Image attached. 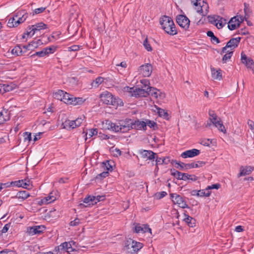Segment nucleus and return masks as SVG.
Wrapping results in <instances>:
<instances>
[{
	"instance_id": "nucleus-35",
	"label": "nucleus",
	"mask_w": 254,
	"mask_h": 254,
	"mask_svg": "<svg viewBox=\"0 0 254 254\" xmlns=\"http://www.w3.org/2000/svg\"><path fill=\"white\" fill-rule=\"evenodd\" d=\"M207 36L211 38V41L212 43L215 42L217 44H218L220 42L219 39L214 35L213 32L211 31H208L206 32Z\"/></svg>"
},
{
	"instance_id": "nucleus-47",
	"label": "nucleus",
	"mask_w": 254,
	"mask_h": 254,
	"mask_svg": "<svg viewBox=\"0 0 254 254\" xmlns=\"http://www.w3.org/2000/svg\"><path fill=\"white\" fill-rule=\"evenodd\" d=\"M94 205L96 204L97 202L103 201L105 199V195H97V196H93L92 197Z\"/></svg>"
},
{
	"instance_id": "nucleus-40",
	"label": "nucleus",
	"mask_w": 254,
	"mask_h": 254,
	"mask_svg": "<svg viewBox=\"0 0 254 254\" xmlns=\"http://www.w3.org/2000/svg\"><path fill=\"white\" fill-rule=\"evenodd\" d=\"M101 167L106 169L107 171H112L113 170V165L110 163L109 161H106L101 164Z\"/></svg>"
},
{
	"instance_id": "nucleus-45",
	"label": "nucleus",
	"mask_w": 254,
	"mask_h": 254,
	"mask_svg": "<svg viewBox=\"0 0 254 254\" xmlns=\"http://www.w3.org/2000/svg\"><path fill=\"white\" fill-rule=\"evenodd\" d=\"M64 91L62 90H59L54 94V98L57 100L62 101L63 95H64Z\"/></svg>"
},
{
	"instance_id": "nucleus-37",
	"label": "nucleus",
	"mask_w": 254,
	"mask_h": 254,
	"mask_svg": "<svg viewBox=\"0 0 254 254\" xmlns=\"http://www.w3.org/2000/svg\"><path fill=\"white\" fill-rule=\"evenodd\" d=\"M13 89V86L11 85L7 84H3L0 88V92H7L12 91Z\"/></svg>"
},
{
	"instance_id": "nucleus-55",
	"label": "nucleus",
	"mask_w": 254,
	"mask_h": 254,
	"mask_svg": "<svg viewBox=\"0 0 254 254\" xmlns=\"http://www.w3.org/2000/svg\"><path fill=\"white\" fill-rule=\"evenodd\" d=\"M118 124H120V127H121V132H127L130 129H132V128H130L129 126L123 125V124H120L118 123Z\"/></svg>"
},
{
	"instance_id": "nucleus-59",
	"label": "nucleus",
	"mask_w": 254,
	"mask_h": 254,
	"mask_svg": "<svg viewBox=\"0 0 254 254\" xmlns=\"http://www.w3.org/2000/svg\"><path fill=\"white\" fill-rule=\"evenodd\" d=\"M220 187H221V185L220 184H213L211 186H207V187L206 188V190H212V189L218 190L220 188Z\"/></svg>"
},
{
	"instance_id": "nucleus-4",
	"label": "nucleus",
	"mask_w": 254,
	"mask_h": 254,
	"mask_svg": "<svg viewBox=\"0 0 254 254\" xmlns=\"http://www.w3.org/2000/svg\"><path fill=\"white\" fill-rule=\"evenodd\" d=\"M171 163L173 165H177V166L175 165V167L181 170H187L191 168L201 167L206 164V162L204 161H197V163L192 162L186 164L181 162H178L176 160H173Z\"/></svg>"
},
{
	"instance_id": "nucleus-12",
	"label": "nucleus",
	"mask_w": 254,
	"mask_h": 254,
	"mask_svg": "<svg viewBox=\"0 0 254 254\" xmlns=\"http://www.w3.org/2000/svg\"><path fill=\"white\" fill-rule=\"evenodd\" d=\"M210 20L211 22L215 24L218 29L223 28L227 23L226 19L220 16H217L216 18H215V16L211 17Z\"/></svg>"
},
{
	"instance_id": "nucleus-25",
	"label": "nucleus",
	"mask_w": 254,
	"mask_h": 254,
	"mask_svg": "<svg viewBox=\"0 0 254 254\" xmlns=\"http://www.w3.org/2000/svg\"><path fill=\"white\" fill-rule=\"evenodd\" d=\"M211 70L212 78L219 80L222 78V70L220 69L216 70L214 67H211Z\"/></svg>"
},
{
	"instance_id": "nucleus-15",
	"label": "nucleus",
	"mask_w": 254,
	"mask_h": 254,
	"mask_svg": "<svg viewBox=\"0 0 254 254\" xmlns=\"http://www.w3.org/2000/svg\"><path fill=\"white\" fill-rule=\"evenodd\" d=\"M241 61L243 64H245L248 68H250L252 70L254 69V62L253 60L251 58H248L243 52L241 53Z\"/></svg>"
},
{
	"instance_id": "nucleus-22",
	"label": "nucleus",
	"mask_w": 254,
	"mask_h": 254,
	"mask_svg": "<svg viewBox=\"0 0 254 254\" xmlns=\"http://www.w3.org/2000/svg\"><path fill=\"white\" fill-rule=\"evenodd\" d=\"M10 119V113L8 110L3 109L0 112V125L4 124Z\"/></svg>"
},
{
	"instance_id": "nucleus-60",
	"label": "nucleus",
	"mask_w": 254,
	"mask_h": 254,
	"mask_svg": "<svg viewBox=\"0 0 254 254\" xmlns=\"http://www.w3.org/2000/svg\"><path fill=\"white\" fill-rule=\"evenodd\" d=\"M81 46L76 45H73L71 46L68 47V51H77L79 50Z\"/></svg>"
},
{
	"instance_id": "nucleus-44",
	"label": "nucleus",
	"mask_w": 254,
	"mask_h": 254,
	"mask_svg": "<svg viewBox=\"0 0 254 254\" xmlns=\"http://www.w3.org/2000/svg\"><path fill=\"white\" fill-rule=\"evenodd\" d=\"M147 90H148L149 95H151V96H152L155 98H157L158 90L156 88L149 86L147 87Z\"/></svg>"
},
{
	"instance_id": "nucleus-17",
	"label": "nucleus",
	"mask_w": 254,
	"mask_h": 254,
	"mask_svg": "<svg viewBox=\"0 0 254 254\" xmlns=\"http://www.w3.org/2000/svg\"><path fill=\"white\" fill-rule=\"evenodd\" d=\"M200 153V152L199 150L197 149H192L183 152L181 154V157L184 158H192L198 155Z\"/></svg>"
},
{
	"instance_id": "nucleus-41",
	"label": "nucleus",
	"mask_w": 254,
	"mask_h": 254,
	"mask_svg": "<svg viewBox=\"0 0 254 254\" xmlns=\"http://www.w3.org/2000/svg\"><path fill=\"white\" fill-rule=\"evenodd\" d=\"M98 133V129L97 128H91L88 130V131L86 133V138L85 140L87 138V136H88L89 138L91 137L92 136L97 135Z\"/></svg>"
},
{
	"instance_id": "nucleus-32",
	"label": "nucleus",
	"mask_w": 254,
	"mask_h": 254,
	"mask_svg": "<svg viewBox=\"0 0 254 254\" xmlns=\"http://www.w3.org/2000/svg\"><path fill=\"white\" fill-rule=\"evenodd\" d=\"M145 122V124L146 125V127H147V126H148L150 128H153L154 130L158 129V125L156 122L153 121H151L148 119H146Z\"/></svg>"
},
{
	"instance_id": "nucleus-28",
	"label": "nucleus",
	"mask_w": 254,
	"mask_h": 254,
	"mask_svg": "<svg viewBox=\"0 0 254 254\" xmlns=\"http://www.w3.org/2000/svg\"><path fill=\"white\" fill-rule=\"evenodd\" d=\"M85 100H86L85 99H83L82 97H75L72 95V98L70 101L71 103L69 104L73 105L74 106L81 105L85 101Z\"/></svg>"
},
{
	"instance_id": "nucleus-23",
	"label": "nucleus",
	"mask_w": 254,
	"mask_h": 254,
	"mask_svg": "<svg viewBox=\"0 0 254 254\" xmlns=\"http://www.w3.org/2000/svg\"><path fill=\"white\" fill-rule=\"evenodd\" d=\"M71 243H74V242L73 241H70L69 243L65 242L59 246L58 249H61V252H72L73 249L71 247Z\"/></svg>"
},
{
	"instance_id": "nucleus-50",
	"label": "nucleus",
	"mask_w": 254,
	"mask_h": 254,
	"mask_svg": "<svg viewBox=\"0 0 254 254\" xmlns=\"http://www.w3.org/2000/svg\"><path fill=\"white\" fill-rule=\"evenodd\" d=\"M199 196L202 197V196H209L211 192L209 191V190H199Z\"/></svg>"
},
{
	"instance_id": "nucleus-36",
	"label": "nucleus",
	"mask_w": 254,
	"mask_h": 254,
	"mask_svg": "<svg viewBox=\"0 0 254 254\" xmlns=\"http://www.w3.org/2000/svg\"><path fill=\"white\" fill-rule=\"evenodd\" d=\"M109 128L112 129V130L115 132H121V127H120V124L110 122L109 124Z\"/></svg>"
},
{
	"instance_id": "nucleus-29",
	"label": "nucleus",
	"mask_w": 254,
	"mask_h": 254,
	"mask_svg": "<svg viewBox=\"0 0 254 254\" xmlns=\"http://www.w3.org/2000/svg\"><path fill=\"white\" fill-rule=\"evenodd\" d=\"M11 53L16 56H21L23 55V51L22 46L17 45L11 50Z\"/></svg>"
},
{
	"instance_id": "nucleus-8",
	"label": "nucleus",
	"mask_w": 254,
	"mask_h": 254,
	"mask_svg": "<svg viewBox=\"0 0 254 254\" xmlns=\"http://www.w3.org/2000/svg\"><path fill=\"white\" fill-rule=\"evenodd\" d=\"M176 22L180 27L187 30L189 27L190 21L186 15L180 14L177 16Z\"/></svg>"
},
{
	"instance_id": "nucleus-31",
	"label": "nucleus",
	"mask_w": 254,
	"mask_h": 254,
	"mask_svg": "<svg viewBox=\"0 0 254 254\" xmlns=\"http://www.w3.org/2000/svg\"><path fill=\"white\" fill-rule=\"evenodd\" d=\"M155 161L156 166H157L159 164H168L170 161V157L168 156L164 158H161L157 156Z\"/></svg>"
},
{
	"instance_id": "nucleus-53",
	"label": "nucleus",
	"mask_w": 254,
	"mask_h": 254,
	"mask_svg": "<svg viewBox=\"0 0 254 254\" xmlns=\"http://www.w3.org/2000/svg\"><path fill=\"white\" fill-rule=\"evenodd\" d=\"M132 120L131 119H126L125 120L120 121L119 123L123 124V125L129 126L131 128V125H132Z\"/></svg>"
},
{
	"instance_id": "nucleus-1",
	"label": "nucleus",
	"mask_w": 254,
	"mask_h": 254,
	"mask_svg": "<svg viewBox=\"0 0 254 254\" xmlns=\"http://www.w3.org/2000/svg\"><path fill=\"white\" fill-rule=\"evenodd\" d=\"M99 97L101 101L104 104L112 105L115 108H117L118 106H124V103L121 99L114 96L111 92L108 91L103 92L100 94Z\"/></svg>"
},
{
	"instance_id": "nucleus-9",
	"label": "nucleus",
	"mask_w": 254,
	"mask_h": 254,
	"mask_svg": "<svg viewBox=\"0 0 254 254\" xmlns=\"http://www.w3.org/2000/svg\"><path fill=\"white\" fill-rule=\"evenodd\" d=\"M12 186L17 187H22L23 188L29 190L32 188V185L31 181L28 180H19L18 181H12Z\"/></svg>"
},
{
	"instance_id": "nucleus-58",
	"label": "nucleus",
	"mask_w": 254,
	"mask_h": 254,
	"mask_svg": "<svg viewBox=\"0 0 254 254\" xmlns=\"http://www.w3.org/2000/svg\"><path fill=\"white\" fill-rule=\"evenodd\" d=\"M24 141H30L32 139L31 134L28 132H25L23 133Z\"/></svg>"
},
{
	"instance_id": "nucleus-20",
	"label": "nucleus",
	"mask_w": 254,
	"mask_h": 254,
	"mask_svg": "<svg viewBox=\"0 0 254 254\" xmlns=\"http://www.w3.org/2000/svg\"><path fill=\"white\" fill-rule=\"evenodd\" d=\"M241 37H237L231 38L226 44V47H228L231 50H234L237 48L239 44Z\"/></svg>"
},
{
	"instance_id": "nucleus-11",
	"label": "nucleus",
	"mask_w": 254,
	"mask_h": 254,
	"mask_svg": "<svg viewBox=\"0 0 254 254\" xmlns=\"http://www.w3.org/2000/svg\"><path fill=\"white\" fill-rule=\"evenodd\" d=\"M138 70L144 77H149L152 72V66L150 64H145L140 66Z\"/></svg>"
},
{
	"instance_id": "nucleus-52",
	"label": "nucleus",
	"mask_w": 254,
	"mask_h": 254,
	"mask_svg": "<svg viewBox=\"0 0 254 254\" xmlns=\"http://www.w3.org/2000/svg\"><path fill=\"white\" fill-rule=\"evenodd\" d=\"M109 175V172L108 171H104L96 177V179L97 180H102L103 179L106 178Z\"/></svg>"
},
{
	"instance_id": "nucleus-27",
	"label": "nucleus",
	"mask_w": 254,
	"mask_h": 254,
	"mask_svg": "<svg viewBox=\"0 0 254 254\" xmlns=\"http://www.w3.org/2000/svg\"><path fill=\"white\" fill-rule=\"evenodd\" d=\"M254 168L251 166H247L245 168H243V167H241L238 177L249 175L254 170Z\"/></svg>"
},
{
	"instance_id": "nucleus-49",
	"label": "nucleus",
	"mask_w": 254,
	"mask_h": 254,
	"mask_svg": "<svg viewBox=\"0 0 254 254\" xmlns=\"http://www.w3.org/2000/svg\"><path fill=\"white\" fill-rule=\"evenodd\" d=\"M84 118H85V117L84 116H82V117L77 118L75 120H73V122H74V124H75L74 127H79L81 125V124L82 123L83 121Z\"/></svg>"
},
{
	"instance_id": "nucleus-26",
	"label": "nucleus",
	"mask_w": 254,
	"mask_h": 254,
	"mask_svg": "<svg viewBox=\"0 0 254 254\" xmlns=\"http://www.w3.org/2000/svg\"><path fill=\"white\" fill-rule=\"evenodd\" d=\"M30 196V194L26 190L19 191L14 196H12V198L21 199L22 200L26 199Z\"/></svg>"
},
{
	"instance_id": "nucleus-42",
	"label": "nucleus",
	"mask_w": 254,
	"mask_h": 254,
	"mask_svg": "<svg viewBox=\"0 0 254 254\" xmlns=\"http://www.w3.org/2000/svg\"><path fill=\"white\" fill-rule=\"evenodd\" d=\"M57 48V46H51L49 47L44 48L47 56H48L50 54L54 53Z\"/></svg>"
},
{
	"instance_id": "nucleus-16",
	"label": "nucleus",
	"mask_w": 254,
	"mask_h": 254,
	"mask_svg": "<svg viewBox=\"0 0 254 254\" xmlns=\"http://www.w3.org/2000/svg\"><path fill=\"white\" fill-rule=\"evenodd\" d=\"M240 21L238 20V15L231 18L228 23V28L230 30H234L240 27Z\"/></svg>"
},
{
	"instance_id": "nucleus-61",
	"label": "nucleus",
	"mask_w": 254,
	"mask_h": 254,
	"mask_svg": "<svg viewBox=\"0 0 254 254\" xmlns=\"http://www.w3.org/2000/svg\"><path fill=\"white\" fill-rule=\"evenodd\" d=\"M45 9H46V7H43L36 8L34 10V11L33 12L32 15H34L35 14H38L41 13L43 12V11H44Z\"/></svg>"
},
{
	"instance_id": "nucleus-21",
	"label": "nucleus",
	"mask_w": 254,
	"mask_h": 254,
	"mask_svg": "<svg viewBox=\"0 0 254 254\" xmlns=\"http://www.w3.org/2000/svg\"><path fill=\"white\" fill-rule=\"evenodd\" d=\"M93 195H89L88 196L85 197L83 200V203L87 204L85 205L84 203H80L78 204L79 208L83 209L87 206L91 207L94 205L93 200Z\"/></svg>"
},
{
	"instance_id": "nucleus-33",
	"label": "nucleus",
	"mask_w": 254,
	"mask_h": 254,
	"mask_svg": "<svg viewBox=\"0 0 254 254\" xmlns=\"http://www.w3.org/2000/svg\"><path fill=\"white\" fill-rule=\"evenodd\" d=\"M72 98V95L64 92V95H63L62 101L66 104H69L70 103L71 99Z\"/></svg>"
},
{
	"instance_id": "nucleus-51",
	"label": "nucleus",
	"mask_w": 254,
	"mask_h": 254,
	"mask_svg": "<svg viewBox=\"0 0 254 254\" xmlns=\"http://www.w3.org/2000/svg\"><path fill=\"white\" fill-rule=\"evenodd\" d=\"M150 151L151 150L141 149L139 151V153L140 154H141L142 158H147V159H148L149 155V154H150Z\"/></svg>"
},
{
	"instance_id": "nucleus-3",
	"label": "nucleus",
	"mask_w": 254,
	"mask_h": 254,
	"mask_svg": "<svg viewBox=\"0 0 254 254\" xmlns=\"http://www.w3.org/2000/svg\"><path fill=\"white\" fill-rule=\"evenodd\" d=\"M208 115L209 116V120L212 123L213 125L217 127L220 131L225 133L226 132L225 127L221 119L218 117L214 111L209 110Z\"/></svg>"
},
{
	"instance_id": "nucleus-62",
	"label": "nucleus",
	"mask_w": 254,
	"mask_h": 254,
	"mask_svg": "<svg viewBox=\"0 0 254 254\" xmlns=\"http://www.w3.org/2000/svg\"><path fill=\"white\" fill-rule=\"evenodd\" d=\"M80 223V219L76 218L73 221L70 222L69 225L71 226H76L79 225Z\"/></svg>"
},
{
	"instance_id": "nucleus-5",
	"label": "nucleus",
	"mask_w": 254,
	"mask_h": 254,
	"mask_svg": "<svg viewBox=\"0 0 254 254\" xmlns=\"http://www.w3.org/2000/svg\"><path fill=\"white\" fill-rule=\"evenodd\" d=\"M125 89H127V91L131 93V96L135 97L136 98L139 97H146L149 95V93L147 88L146 89H143L142 88H130L128 86H126Z\"/></svg>"
},
{
	"instance_id": "nucleus-38",
	"label": "nucleus",
	"mask_w": 254,
	"mask_h": 254,
	"mask_svg": "<svg viewBox=\"0 0 254 254\" xmlns=\"http://www.w3.org/2000/svg\"><path fill=\"white\" fill-rule=\"evenodd\" d=\"M16 18L15 17V15L12 17H10L8 21L7 22V26L12 28V27H17V23H16Z\"/></svg>"
},
{
	"instance_id": "nucleus-2",
	"label": "nucleus",
	"mask_w": 254,
	"mask_h": 254,
	"mask_svg": "<svg viewBox=\"0 0 254 254\" xmlns=\"http://www.w3.org/2000/svg\"><path fill=\"white\" fill-rule=\"evenodd\" d=\"M160 24L162 28L168 34L175 35L177 30L173 19L169 16L164 15L160 18Z\"/></svg>"
},
{
	"instance_id": "nucleus-34",
	"label": "nucleus",
	"mask_w": 254,
	"mask_h": 254,
	"mask_svg": "<svg viewBox=\"0 0 254 254\" xmlns=\"http://www.w3.org/2000/svg\"><path fill=\"white\" fill-rule=\"evenodd\" d=\"M157 109L158 110L157 113L159 117H162L167 120L169 119V114L166 111L159 107L157 108Z\"/></svg>"
},
{
	"instance_id": "nucleus-64",
	"label": "nucleus",
	"mask_w": 254,
	"mask_h": 254,
	"mask_svg": "<svg viewBox=\"0 0 254 254\" xmlns=\"http://www.w3.org/2000/svg\"><path fill=\"white\" fill-rule=\"evenodd\" d=\"M157 156H158L157 154L151 150L150 154L149 155L148 159L150 160H154V159H156Z\"/></svg>"
},
{
	"instance_id": "nucleus-48",
	"label": "nucleus",
	"mask_w": 254,
	"mask_h": 254,
	"mask_svg": "<svg viewBox=\"0 0 254 254\" xmlns=\"http://www.w3.org/2000/svg\"><path fill=\"white\" fill-rule=\"evenodd\" d=\"M233 52L231 51L228 52L227 54H225L222 59L223 63H226L227 61L231 59V57L233 55Z\"/></svg>"
},
{
	"instance_id": "nucleus-39",
	"label": "nucleus",
	"mask_w": 254,
	"mask_h": 254,
	"mask_svg": "<svg viewBox=\"0 0 254 254\" xmlns=\"http://www.w3.org/2000/svg\"><path fill=\"white\" fill-rule=\"evenodd\" d=\"M170 171L171 175L175 177L178 180H181L182 174H183V173L180 172L175 169H171Z\"/></svg>"
},
{
	"instance_id": "nucleus-13",
	"label": "nucleus",
	"mask_w": 254,
	"mask_h": 254,
	"mask_svg": "<svg viewBox=\"0 0 254 254\" xmlns=\"http://www.w3.org/2000/svg\"><path fill=\"white\" fill-rule=\"evenodd\" d=\"M131 128H132V129L143 130L144 131L147 129L145 122L140 121L139 119L132 120Z\"/></svg>"
},
{
	"instance_id": "nucleus-30",
	"label": "nucleus",
	"mask_w": 254,
	"mask_h": 254,
	"mask_svg": "<svg viewBox=\"0 0 254 254\" xmlns=\"http://www.w3.org/2000/svg\"><path fill=\"white\" fill-rule=\"evenodd\" d=\"M104 80V78L101 76L97 77L95 80H93L91 82V88H96L101 84Z\"/></svg>"
},
{
	"instance_id": "nucleus-6",
	"label": "nucleus",
	"mask_w": 254,
	"mask_h": 254,
	"mask_svg": "<svg viewBox=\"0 0 254 254\" xmlns=\"http://www.w3.org/2000/svg\"><path fill=\"white\" fill-rule=\"evenodd\" d=\"M47 28V25L43 22H39L35 25H31V27H29V30H30V32H28L27 33V36L32 37L41 30L45 29Z\"/></svg>"
},
{
	"instance_id": "nucleus-56",
	"label": "nucleus",
	"mask_w": 254,
	"mask_h": 254,
	"mask_svg": "<svg viewBox=\"0 0 254 254\" xmlns=\"http://www.w3.org/2000/svg\"><path fill=\"white\" fill-rule=\"evenodd\" d=\"M143 46L148 51H151L152 50V47L148 41L147 38H146L144 41Z\"/></svg>"
},
{
	"instance_id": "nucleus-24",
	"label": "nucleus",
	"mask_w": 254,
	"mask_h": 254,
	"mask_svg": "<svg viewBox=\"0 0 254 254\" xmlns=\"http://www.w3.org/2000/svg\"><path fill=\"white\" fill-rule=\"evenodd\" d=\"M186 211L184 213L185 217L184 219V221L188 224L190 227H194L195 226V220L192 217L190 216L189 215L186 213Z\"/></svg>"
},
{
	"instance_id": "nucleus-57",
	"label": "nucleus",
	"mask_w": 254,
	"mask_h": 254,
	"mask_svg": "<svg viewBox=\"0 0 254 254\" xmlns=\"http://www.w3.org/2000/svg\"><path fill=\"white\" fill-rule=\"evenodd\" d=\"M61 35V33L60 32H53L50 37H49L48 39L50 41H52L51 38H53L55 40H57L60 37V35Z\"/></svg>"
},
{
	"instance_id": "nucleus-10",
	"label": "nucleus",
	"mask_w": 254,
	"mask_h": 254,
	"mask_svg": "<svg viewBox=\"0 0 254 254\" xmlns=\"http://www.w3.org/2000/svg\"><path fill=\"white\" fill-rule=\"evenodd\" d=\"M130 243H131V248L133 249V252H131V253L137 252L138 251H139L143 246V245L142 243L140 242H137L136 241H135L134 240H132V239H130L129 240L127 241V243L125 244V247L127 249H129V245H130Z\"/></svg>"
},
{
	"instance_id": "nucleus-54",
	"label": "nucleus",
	"mask_w": 254,
	"mask_h": 254,
	"mask_svg": "<svg viewBox=\"0 0 254 254\" xmlns=\"http://www.w3.org/2000/svg\"><path fill=\"white\" fill-rule=\"evenodd\" d=\"M167 194V193L166 191L158 192L155 194V197L156 199H160L165 196Z\"/></svg>"
},
{
	"instance_id": "nucleus-18",
	"label": "nucleus",
	"mask_w": 254,
	"mask_h": 254,
	"mask_svg": "<svg viewBox=\"0 0 254 254\" xmlns=\"http://www.w3.org/2000/svg\"><path fill=\"white\" fill-rule=\"evenodd\" d=\"M208 4L204 0H202L200 3V5H198L197 9V12L202 16H205L208 12Z\"/></svg>"
},
{
	"instance_id": "nucleus-43",
	"label": "nucleus",
	"mask_w": 254,
	"mask_h": 254,
	"mask_svg": "<svg viewBox=\"0 0 254 254\" xmlns=\"http://www.w3.org/2000/svg\"><path fill=\"white\" fill-rule=\"evenodd\" d=\"M244 12L245 14V17L248 16L249 17L252 12V10H251L250 5L248 3L245 2L244 3Z\"/></svg>"
},
{
	"instance_id": "nucleus-46",
	"label": "nucleus",
	"mask_w": 254,
	"mask_h": 254,
	"mask_svg": "<svg viewBox=\"0 0 254 254\" xmlns=\"http://www.w3.org/2000/svg\"><path fill=\"white\" fill-rule=\"evenodd\" d=\"M30 54H31V53H29L28 55V56H29L30 57H33L35 56H37L39 57H44V56H47L46 52L44 49L42 51L35 52L34 54H33L32 55H30Z\"/></svg>"
},
{
	"instance_id": "nucleus-14",
	"label": "nucleus",
	"mask_w": 254,
	"mask_h": 254,
	"mask_svg": "<svg viewBox=\"0 0 254 254\" xmlns=\"http://www.w3.org/2000/svg\"><path fill=\"white\" fill-rule=\"evenodd\" d=\"M46 227L44 225H37L29 227L27 232L31 235L40 234L45 230Z\"/></svg>"
},
{
	"instance_id": "nucleus-19",
	"label": "nucleus",
	"mask_w": 254,
	"mask_h": 254,
	"mask_svg": "<svg viewBox=\"0 0 254 254\" xmlns=\"http://www.w3.org/2000/svg\"><path fill=\"white\" fill-rule=\"evenodd\" d=\"M15 17L16 18V23L18 26L19 24L24 22L28 17V14L24 11L17 12Z\"/></svg>"
},
{
	"instance_id": "nucleus-63",
	"label": "nucleus",
	"mask_w": 254,
	"mask_h": 254,
	"mask_svg": "<svg viewBox=\"0 0 254 254\" xmlns=\"http://www.w3.org/2000/svg\"><path fill=\"white\" fill-rule=\"evenodd\" d=\"M44 198H45V199H46L47 200V201H48L47 204L51 203V202L54 201L56 199V197H55L54 196H51V195L48 196Z\"/></svg>"
},
{
	"instance_id": "nucleus-7",
	"label": "nucleus",
	"mask_w": 254,
	"mask_h": 254,
	"mask_svg": "<svg viewBox=\"0 0 254 254\" xmlns=\"http://www.w3.org/2000/svg\"><path fill=\"white\" fill-rule=\"evenodd\" d=\"M170 196L173 202L178 204L180 207L182 208H189L183 197L179 194L177 193H171Z\"/></svg>"
}]
</instances>
